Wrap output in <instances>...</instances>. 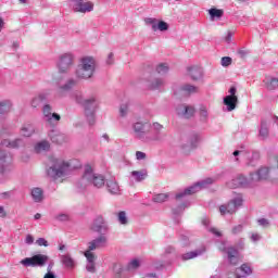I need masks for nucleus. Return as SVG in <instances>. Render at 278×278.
<instances>
[{
    "label": "nucleus",
    "mask_w": 278,
    "mask_h": 278,
    "mask_svg": "<svg viewBox=\"0 0 278 278\" xmlns=\"http://www.w3.org/2000/svg\"><path fill=\"white\" fill-rule=\"evenodd\" d=\"M76 160H70L66 161L64 159H58L52 157L50 160V167L47 169V175L51 179H60L62 177H66V175H70L72 170H75L77 168V165H75Z\"/></svg>",
    "instance_id": "nucleus-1"
},
{
    "label": "nucleus",
    "mask_w": 278,
    "mask_h": 278,
    "mask_svg": "<svg viewBox=\"0 0 278 278\" xmlns=\"http://www.w3.org/2000/svg\"><path fill=\"white\" fill-rule=\"evenodd\" d=\"M76 103L83 105L85 110V116L89 123V125H94L97 110H99V101L96 97H91L88 99H84V94L81 92L74 93Z\"/></svg>",
    "instance_id": "nucleus-2"
},
{
    "label": "nucleus",
    "mask_w": 278,
    "mask_h": 278,
    "mask_svg": "<svg viewBox=\"0 0 278 278\" xmlns=\"http://www.w3.org/2000/svg\"><path fill=\"white\" fill-rule=\"evenodd\" d=\"M97 68V59L92 55H85L79 59V64L76 70L78 79H90L94 75Z\"/></svg>",
    "instance_id": "nucleus-3"
},
{
    "label": "nucleus",
    "mask_w": 278,
    "mask_h": 278,
    "mask_svg": "<svg viewBox=\"0 0 278 278\" xmlns=\"http://www.w3.org/2000/svg\"><path fill=\"white\" fill-rule=\"evenodd\" d=\"M81 186H94V188H103L105 186V177L101 174H96L92 166H85L84 175L80 179Z\"/></svg>",
    "instance_id": "nucleus-4"
},
{
    "label": "nucleus",
    "mask_w": 278,
    "mask_h": 278,
    "mask_svg": "<svg viewBox=\"0 0 278 278\" xmlns=\"http://www.w3.org/2000/svg\"><path fill=\"white\" fill-rule=\"evenodd\" d=\"M214 184L213 178H205L203 180H200L192 186L188 187L184 191H180L176 194L177 201H180V199H184V197H190V194H197V192H201V190H205V188H210Z\"/></svg>",
    "instance_id": "nucleus-5"
},
{
    "label": "nucleus",
    "mask_w": 278,
    "mask_h": 278,
    "mask_svg": "<svg viewBox=\"0 0 278 278\" xmlns=\"http://www.w3.org/2000/svg\"><path fill=\"white\" fill-rule=\"evenodd\" d=\"M73 62H75V54H73V52L60 54L58 59L59 73H68L71 66H73Z\"/></svg>",
    "instance_id": "nucleus-6"
},
{
    "label": "nucleus",
    "mask_w": 278,
    "mask_h": 278,
    "mask_svg": "<svg viewBox=\"0 0 278 278\" xmlns=\"http://www.w3.org/2000/svg\"><path fill=\"white\" fill-rule=\"evenodd\" d=\"M48 262H49V256L45 254H36L33 257H26L22 260L21 264L26 267L31 266L33 268H36V267L42 268V266H45Z\"/></svg>",
    "instance_id": "nucleus-7"
},
{
    "label": "nucleus",
    "mask_w": 278,
    "mask_h": 278,
    "mask_svg": "<svg viewBox=\"0 0 278 278\" xmlns=\"http://www.w3.org/2000/svg\"><path fill=\"white\" fill-rule=\"evenodd\" d=\"M74 12L88 14L94 11V2L88 0H70Z\"/></svg>",
    "instance_id": "nucleus-8"
},
{
    "label": "nucleus",
    "mask_w": 278,
    "mask_h": 278,
    "mask_svg": "<svg viewBox=\"0 0 278 278\" xmlns=\"http://www.w3.org/2000/svg\"><path fill=\"white\" fill-rule=\"evenodd\" d=\"M242 195L239 194L238 198L232 199L228 204H223L219 206V212L222 216L225 214H236L238 212V207H242Z\"/></svg>",
    "instance_id": "nucleus-9"
},
{
    "label": "nucleus",
    "mask_w": 278,
    "mask_h": 278,
    "mask_svg": "<svg viewBox=\"0 0 278 278\" xmlns=\"http://www.w3.org/2000/svg\"><path fill=\"white\" fill-rule=\"evenodd\" d=\"M146 123L144 122H135L131 124V129L135 138L137 140H141V142H151V138L147 136L146 130Z\"/></svg>",
    "instance_id": "nucleus-10"
},
{
    "label": "nucleus",
    "mask_w": 278,
    "mask_h": 278,
    "mask_svg": "<svg viewBox=\"0 0 278 278\" xmlns=\"http://www.w3.org/2000/svg\"><path fill=\"white\" fill-rule=\"evenodd\" d=\"M105 247H108V237L105 235H100L87 243V250L85 253H93L92 251H97L98 249H105Z\"/></svg>",
    "instance_id": "nucleus-11"
},
{
    "label": "nucleus",
    "mask_w": 278,
    "mask_h": 278,
    "mask_svg": "<svg viewBox=\"0 0 278 278\" xmlns=\"http://www.w3.org/2000/svg\"><path fill=\"white\" fill-rule=\"evenodd\" d=\"M144 23L148 27H151L152 31H168V23L162 20L146 17Z\"/></svg>",
    "instance_id": "nucleus-12"
},
{
    "label": "nucleus",
    "mask_w": 278,
    "mask_h": 278,
    "mask_svg": "<svg viewBox=\"0 0 278 278\" xmlns=\"http://www.w3.org/2000/svg\"><path fill=\"white\" fill-rule=\"evenodd\" d=\"M53 109L49 104H45L42 109V114L46 123L49 125H55V123H59L61 121V116L58 113H52Z\"/></svg>",
    "instance_id": "nucleus-13"
},
{
    "label": "nucleus",
    "mask_w": 278,
    "mask_h": 278,
    "mask_svg": "<svg viewBox=\"0 0 278 278\" xmlns=\"http://www.w3.org/2000/svg\"><path fill=\"white\" fill-rule=\"evenodd\" d=\"M219 251H224V253H227L228 255V262L232 266H236L239 262L238 257V250L236 248H227L225 247V243H220Z\"/></svg>",
    "instance_id": "nucleus-14"
},
{
    "label": "nucleus",
    "mask_w": 278,
    "mask_h": 278,
    "mask_svg": "<svg viewBox=\"0 0 278 278\" xmlns=\"http://www.w3.org/2000/svg\"><path fill=\"white\" fill-rule=\"evenodd\" d=\"M77 86V80L74 78L67 79V81L64 85H61L56 90V97L60 99L66 97V92H71L72 88H75Z\"/></svg>",
    "instance_id": "nucleus-15"
},
{
    "label": "nucleus",
    "mask_w": 278,
    "mask_h": 278,
    "mask_svg": "<svg viewBox=\"0 0 278 278\" xmlns=\"http://www.w3.org/2000/svg\"><path fill=\"white\" fill-rule=\"evenodd\" d=\"M253 181L251 179V174L250 178H245L243 175H239L237 178H233L230 182H228V188H244L249 186Z\"/></svg>",
    "instance_id": "nucleus-16"
},
{
    "label": "nucleus",
    "mask_w": 278,
    "mask_h": 278,
    "mask_svg": "<svg viewBox=\"0 0 278 278\" xmlns=\"http://www.w3.org/2000/svg\"><path fill=\"white\" fill-rule=\"evenodd\" d=\"M178 116H182V118H192L194 116V106L181 104L176 109Z\"/></svg>",
    "instance_id": "nucleus-17"
},
{
    "label": "nucleus",
    "mask_w": 278,
    "mask_h": 278,
    "mask_svg": "<svg viewBox=\"0 0 278 278\" xmlns=\"http://www.w3.org/2000/svg\"><path fill=\"white\" fill-rule=\"evenodd\" d=\"M270 169L268 167H261L256 173L251 174V180L263 181L264 179H268Z\"/></svg>",
    "instance_id": "nucleus-18"
},
{
    "label": "nucleus",
    "mask_w": 278,
    "mask_h": 278,
    "mask_svg": "<svg viewBox=\"0 0 278 278\" xmlns=\"http://www.w3.org/2000/svg\"><path fill=\"white\" fill-rule=\"evenodd\" d=\"M199 142H201V135H191L188 143L186 146H182V151H192V149H197V147H199Z\"/></svg>",
    "instance_id": "nucleus-19"
},
{
    "label": "nucleus",
    "mask_w": 278,
    "mask_h": 278,
    "mask_svg": "<svg viewBox=\"0 0 278 278\" xmlns=\"http://www.w3.org/2000/svg\"><path fill=\"white\" fill-rule=\"evenodd\" d=\"M84 255L87 260L86 270L88 273H97V266L94 263L97 260V256L94 255V253L84 252Z\"/></svg>",
    "instance_id": "nucleus-20"
},
{
    "label": "nucleus",
    "mask_w": 278,
    "mask_h": 278,
    "mask_svg": "<svg viewBox=\"0 0 278 278\" xmlns=\"http://www.w3.org/2000/svg\"><path fill=\"white\" fill-rule=\"evenodd\" d=\"M60 261L64 268H67V270H73L77 264L75 258H73L70 253L60 255Z\"/></svg>",
    "instance_id": "nucleus-21"
},
{
    "label": "nucleus",
    "mask_w": 278,
    "mask_h": 278,
    "mask_svg": "<svg viewBox=\"0 0 278 278\" xmlns=\"http://www.w3.org/2000/svg\"><path fill=\"white\" fill-rule=\"evenodd\" d=\"M188 75L193 81H199V79H203V68L199 66L188 67Z\"/></svg>",
    "instance_id": "nucleus-22"
},
{
    "label": "nucleus",
    "mask_w": 278,
    "mask_h": 278,
    "mask_svg": "<svg viewBox=\"0 0 278 278\" xmlns=\"http://www.w3.org/2000/svg\"><path fill=\"white\" fill-rule=\"evenodd\" d=\"M204 253H205V248H202L200 250H194V251H191V252H186V253L180 255V260L182 262H188V260H194L195 257H199Z\"/></svg>",
    "instance_id": "nucleus-23"
},
{
    "label": "nucleus",
    "mask_w": 278,
    "mask_h": 278,
    "mask_svg": "<svg viewBox=\"0 0 278 278\" xmlns=\"http://www.w3.org/2000/svg\"><path fill=\"white\" fill-rule=\"evenodd\" d=\"M30 197L35 203H42L45 200V191L40 187H35L30 190Z\"/></svg>",
    "instance_id": "nucleus-24"
},
{
    "label": "nucleus",
    "mask_w": 278,
    "mask_h": 278,
    "mask_svg": "<svg viewBox=\"0 0 278 278\" xmlns=\"http://www.w3.org/2000/svg\"><path fill=\"white\" fill-rule=\"evenodd\" d=\"M224 105H226L227 112H233L238 105V97L226 96L224 98Z\"/></svg>",
    "instance_id": "nucleus-25"
},
{
    "label": "nucleus",
    "mask_w": 278,
    "mask_h": 278,
    "mask_svg": "<svg viewBox=\"0 0 278 278\" xmlns=\"http://www.w3.org/2000/svg\"><path fill=\"white\" fill-rule=\"evenodd\" d=\"M50 139L54 144H64L65 142H68V137L58 131H52L50 134Z\"/></svg>",
    "instance_id": "nucleus-26"
},
{
    "label": "nucleus",
    "mask_w": 278,
    "mask_h": 278,
    "mask_svg": "<svg viewBox=\"0 0 278 278\" xmlns=\"http://www.w3.org/2000/svg\"><path fill=\"white\" fill-rule=\"evenodd\" d=\"M48 97H49V93L40 92L38 96L33 98V100L30 102L31 108H38L39 105H42V103H45V101H47Z\"/></svg>",
    "instance_id": "nucleus-27"
},
{
    "label": "nucleus",
    "mask_w": 278,
    "mask_h": 278,
    "mask_svg": "<svg viewBox=\"0 0 278 278\" xmlns=\"http://www.w3.org/2000/svg\"><path fill=\"white\" fill-rule=\"evenodd\" d=\"M166 85L163 78H153L149 81L148 88L150 90H162V88Z\"/></svg>",
    "instance_id": "nucleus-28"
},
{
    "label": "nucleus",
    "mask_w": 278,
    "mask_h": 278,
    "mask_svg": "<svg viewBox=\"0 0 278 278\" xmlns=\"http://www.w3.org/2000/svg\"><path fill=\"white\" fill-rule=\"evenodd\" d=\"M147 176L148 174L146 169L132 170L130 173L131 180L137 182L144 181V179H147Z\"/></svg>",
    "instance_id": "nucleus-29"
},
{
    "label": "nucleus",
    "mask_w": 278,
    "mask_h": 278,
    "mask_svg": "<svg viewBox=\"0 0 278 278\" xmlns=\"http://www.w3.org/2000/svg\"><path fill=\"white\" fill-rule=\"evenodd\" d=\"M106 188L111 194H121V187L118 186V182H116V180L114 179H110L106 181Z\"/></svg>",
    "instance_id": "nucleus-30"
},
{
    "label": "nucleus",
    "mask_w": 278,
    "mask_h": 278,
    "mask_svg": "<svg viewBox=\"0 0 278 278\" xmlns=\"http://www.w3.org/2000/svg\"><path fill=\"white\" fill-rule=\"evenodd\" d=\"M270 127V121L262 119L260 128V137L264 139L268 138V131Z\"/></svg>",
    "instance_id": "nucleus-31"
},
{
    "label": "nucleus",
    "mask_w": 278,
    "mask_h": 278,
    "mask_svg": "<svg viewBox=\"0 0 278 278\" xmlns=\"http://www.w3.org/2000/svg\"><path fill=\"white\" fill-rule=\"evenodd\" d=\"M2 147H9V149H18V147H25V141L21 138H17L13 141L4 140Z\"/></svg>",
    "instance_id": "nucleus-32"
},
{
    "label": "nucleus",
    "mask_w": 278,
    "mask_h": 278,
    "mask_svg": "<svg viewBox=\"0 0 278 278\" xmlns=\"http://www.w3.org/2000/svg\"><path fill=\"white\" fill-rule=\"evenodd\" d=\"M51 149V143L47 140H41L35 144L36 153H45Z\"/></svg>",
    "instance_id": "nucleus-33"
},
{
    "label": "nucleus",
    "mask_w": 278,
    "mask_h": 278,
    "mask_svg": "<svg viewBox=\"0 0 278 278\" xmlns=\"http://www.w3.org/2000/svg\"><path fill=\"white\" fill-rule=\"evenodd\" d=\"M35 131H36V128H34L33 124H25L21 128V134H22V136H24V138H29V137L34 136Z\"/></svg>",
    "instance_id": "nucleus-34"
},
{
    "label": "nucleus",
    "mask_w": 278,
    "mask_h": 278,
    "mask_svg": "<svg viewBox=\"0 0 278 278\" xmlns=\"http://www.w3.org/2000/svg\"><path fill=\"white\" fill-rule=\"evenodd\" d=\"M202 225L204 227H206V229L213 233V236H216V238H220V236H223V233L220 231H218V229L214 228V227H210V218L204 217L202 218Z\"/></svg>",
    "instance_id": "nucleus-35"
},
{
    "label": "nucleus",
    "mask_w": 278,
    "mask_h": 278,
    "mask_svg": "<svg viewBox=\"0 0 278 278\" xmlns=\"http://www.w3.org/2000/svg\"><path fill=\"white\" fill-rule=\"evenodd\" d=\"M9 157L10 156L8 155V153L0 149V177L5 172V163L8 162Z\"/></svg>",
    "instance_id": "nucleus-36"
},
{
    "label": "nucleus",
    "mask_w": 278,
    "mask_h": 278,
    "mask_svg": "<svg viewBox=\"0 0 278 278\" xmlns=\"http://www.w3.org/2000/svg\"><path fill=\"white\" fill-rule=\"evenodd\" d=\"M180 90L184 94H197V92H199V87L193 85H184L180 87Z\"/></svg>",
    "instance_id": "nucleus-37"
},
{
    "label": "nucleus",
    "mask_w": 278,
    "mask_h": 278,
    "mask_svg": "<svg viewBox=\"0 0 278 278\" xmlns=\"http://www.w3.org/2000/svg\"><path fill=\"white\" fill-rule=\"evenodd\" d=\"M12 110V101L10 100H2L0 101V115L8 114Z\"/></svg>",
    "instance_id": "nucleus-38"
},
{
    "label": "nucleus",
    "mask_w": 278,
    "mask_h": 278,
    "mask_svg": "<svg viewBox=\"0 0 278 278\" xmlns=\"http://www.w3.org/2000/svg\"><path fill=\"white\" fill-rule=\"evenodd\" d=\"M199 114H200V121L202 123H207V118L210 117V113L207 112V108L206 106H201Z\"/></svg>",
    "instance_id": "nucleus-39"
},
{
    "label": "nucleus",
    "mask_w": 278,
    "mask_h": 278,
    "mask_svg": "<svg viewBox=\"0 0 278 278\" xmlns=\"http://www.w3.org/2000/svg\"><path fill=\"white\" fill-rule=\"evenodd\" d=\"M155 72H156L159 75H166V73H168V64H166V63H160L159 65H156Z\"/></svg>",
    "instance_id": "nucleus-40"
},
{
    "label": "nucleus",
    "mask_w": 278,
    "mask_h": 278,
    "mask_svg": "<svg viewBox=\"0 0 278 278\" xmlns=\"http://www.w3.org/2000/svg\"><path fill=\"white\" fill-rule=\"evenodd\" d=\"M208 14L212 21H214V18H220L223 16V10L213 8L208 10Z\"/></svg>",
    "instance_id": "nucleus-41"
},
{
    "label": "nucleus",
    "mask_w": 278,
    "mask_h": 278,
    "mask_svg": "<svg viewBox=\"0 0 278 278\" xmlns=\"http://www.w3.org/2000/svg\"><path fill=\"white\" fill-rule=\"evenodd\" d=\"M108 225H101L97 224V222H93V225L91 226V230L96 231V233H101L102 231H106Z\"/></svg>",
    "instance_id": "nucleus-42"
},
{
    "label": "nucleus",
    "mask_w": 278,
    "mask_h": 278,
    "mask_svg": "<svg viewBox=\"0 0 278 278\" xmlns=\"http://www.w3.org/2000/svg\"><path fill=\"white\" fill-rule=\"evenodd\" d=\"M168 200V194L166 193H159V194H155L152 199V201L154 203H164L165 201Z\"/></svg>",
    "instance_id": "nucleus-43"
},
{
    "label": "nucleus",
    "mask_w": 278,
    "mask_h": 278,
    "mask_svg": "<svg viewBox=\"0 0 278 278\" xmlns=\"http://www.w3.org/2000/svg\"><path fill=\"white\" fill-rule=\"evenodd\" d=\"M174 253H175V248L169 245L165 249V252H164L165 264H170V258H168V255H174Z\"/></svg>",
    "instance_id": "nucleus-44"
},
{
    "label": "nucleus",
    "mask_w": 278,
    "mask_h": 278,
    "mask_svg": "<svg viewBox=\"0 0 278 278\" xmlns=\"http://www.w3.org/2000/svg\"><path fill=\"white\" fill-rule=\"evenodd\" d=\"M117 220H118L119 225H127V223L129 222L127 219V213H125L124 211H121L117 214Z\"/></svg>",
    "instance_id": "nucleus-45"
},
{
    "label": "nucleus",
    "mask_w": 278,
    "mask_h": 278,
    "mask_svg": "<svg viewBox=\"0 0 278 278\" xmlns=\"http://www.w3.org/2000/svg\"><path fill=\"white\" fill-rule=\"evenodd\" d=\"M128 270H136L140 268V261L138 258H134L128 263Z\"/></svg>",
    "instance_id": "nucleus-46"
},
{
    "label": "nucleus",
    "mask_w": 278,
    "mask_h": 278,
    "mask_svg": "<svg viewBox=\"0 0 278 278\" xmlns=\"http://www.w3.org/2000/svg\"><path fill=\"white\" fill-rule=\"evenodd\" d=\"M233 60L231 59V56H224L220 60V64L224 68H227V66H231Z\"/></svg>",
    "instance_id": "nucleus-47"
},
{
    "label": "nucleus",
    "mask_w": 278,
    "mask_h": 278,
    "mask_svg": "<svg viewBox=\"0 0 278 278\" xmlns=\"http://www.w3.org/2000/svg\"><path fill=\"white\" fill-rule=\"evenodd\" d=\"M128 112H129V104H122L119 108V116L125 118V116H127Z\"/></svg>",
    "instance_id": "nucleus-48"
},
{
    "label": "nucleus",
    "mask_w": 278,
    "mask_h": 278,
    "mask_svg": "<svg viewBox=\"0 0 278 278\" xmlns=\"http://www.w3.org/2000/svg\"><path fill=\"white\" fill-rule=\"evenodd\" d=\"M257 224L260 225V227H264L265 229L270 227V220H268L267 218L257 219Z\"/></svg>",
    "instance_id": "nucleus-49"
},
{
    "label": "nucleus",
    "mask_w": 278,
    "mask_h": 278,
    "mask_svg": "<svg viewBox=\"0 0 278 278\" xmlns=\"http://www.w3.org/2000/svg\"><path fill=\"white\" fill-rule=\"evenodd\" d=\"M186 207H188L187 203H182L179 206H177V208H173V213L174 214H181V212H184L186 210Z\"/></svg>",
    "instance_id": "nucleus-50"
},
{
    "label": "nucleus",
    "mask_w": 278,
    "mask_h": 278,
    "mask_svg": "<svg viewBox=\"0 0 278 278\" xmlns=\"http://www.w3.org/2000/svg\"><path fill=\"white\" fill-rule=\"evenodd\" d=\"M36 244H38V247H49V241L45 238H39L37 239Z\"/></svg>",
    "instance_id": "nucleus-51"
},
{
    "label": "nucleus",
    "mask_w": 278,
    "mask_h": 278,
    "mask_svg": "<svg viewBox=\"0 0 278 278\" xmlns=\"http://www.w3.org/2000/svg\"><path fill=\"white\" fill-rule=\"evenodd\" d=\"M55 219L60 223H66V220H68V216L66 214H59L55 216Z\"/></svg>",
    "instance_id": "nucleus-52"
},
{
    "label": "nucleus",
    "mask_w": 278,
    "mask_h": 278,
    "mask_svg": "<svg viewBox=\"0 0 278 278\" xmlns=\"http://www.w3.org/2000/svg\"><path fill=\"white\" fill-rule=\"evenodd\" d=\"M244 227L242 226V225H237V226H235L233 228H232V233L235 235V236H237V233H242V229H243Z\"/></svg>",
    "instance_id": "nucleus-53"
},
{
    "label": "nucleus",
    "mask_w": 278,
    "mask_h": 278,
    "mask_svg": "<svg viewBox=\"0 0 278 278\" xmlns=\"http://www.w3.org/2000/svg\"><path fill=\"white\" fill-rule=\"evenodd\" d=\"M106 64L109 66H112V64H114V53L113 52L109 53L108 59H106Z\"/></svg>",
    "instance_id": "nucleus-54"
},
{
    "label": "nucleus",
    "mask_w": 278,
    "mask_h": 278,
    "mask_svg": "<svg viewBox=\"0 0 278 278\" xmlns=\"http://www.w3.org/2000/svg\"><path fill=\"white\" fill-rule=\"evenodd\" d=\"M152 127H153L154 131H162L164 129V126L157 122L153 123Z\"/></svg>",
    "instance_id": "nucleus-55"
},
{
    "label": "nucleus",
    "mask_w": 278,
    "mask_h": 278,
    "mask_svg": "<svg viewBox=\"0 0 278 278\" xmlns=\"http://www.w3.org/2000/svg\"><path fill=\"white\" fill-rule=\"evenodd\" d=\"M147 159V153L142 151H137L136 152V160H146Z\"/></svg>",
    "instance_id": "nucleus-56"
},
{
    "label": "nucleus",
    "mask_w": 278,
    "mask_h": 278,
    "mask_svg": "<svg viewBox=\"0 0 278 278\" xmlns=\"http://www.w3.org/2000/svg\"><path fill=\"white\" fill-rule=\"evenodd\" d=\"M94 223H97V225H108L105 223V218H103V216H98L96 219H94Z\"/></svg>",
    "instance_id": "nucleus-57"
},
{
    "label": "nucleus",
    "mask_w": 278,
    "mask_h": 278,
    "mask_svg": "<svg viewBox=\"0 0 278 278\" xmlns=\"http://www.w3.org/2000/svg\"><path fill=\"white\" fill-rule=\"evenodd\" d=\"M251 240L252 242H260V240H262V236H260V233H252Z\"/></svg>",
    "instance_id": "nucleus-58"
},
{
    "label": "nucleus",
    "mask_w": 278,
    "mask_h": 278,
    "mask_svg": "<svg viewBox=\"0 0 278 278\" xmlns=\"http://www.w3.org/2000/svg\"><path fill=\"white\" fill-rule=\"evenodd\" d=\"M25 242L26 244H34V237L31 235H27Z\"/></svg>",
    "instance_id": "nucleus-59"
},
{
    "label": "nucleus",
    "mask_w": 278,
    "mask_h": 278,
    "mask_svg": "<svg viewBox=\"0 0 278 278\" xmlns=\"http://www.w3.org/2000/svg\"><path fill=\"white\" fill-rule=\"evenodd\" d=\"M231 38H233V33L228 31L225 37V41L229 43V42H231Z\"/></svg>",
    "instance_id": "nucleus-60"
},
{
    "label": "nucleus",
    "mask_w": 278,
    "mask_h": 278,
    "mask_svg": "<svg viewBox=\"0 0 278 278\" xmlns=\"http://www.w3.org/2000/svg\"><path fill=\"white\" fill-rule=\"evenodd\" d=\"M236 92H238V89H236V87H231V88L229 89V94H228V97H238V96H236Z\"/></svg>",
    "instance_id": "nucleus-61"
},
{
    "label": "nucleus",
    "mask_w": 278,
    "mask_h": 278,
    "mask_svg": "<svg viewBox=\"0 0 278 278\" xmlns=\"http://www.w3.org/2000/svg\"><path fill=\"white\" fill-rule=\"evenodd\" d=\"M8 216V213L5 212V207L0 206V218H5Z\"/></svg>",
    "instance_id": "nucleus-62"
},
{
    "label": "nucleus",
    "mask_w": 278,
    "mask_h": 278,
    "mask_svg": "<svg viewBox=\"0 0 278 278\" xmlns=\"http://www.w3.org/2000/svg\"><path fill=\"white\" fill-rule=\"evenodd\" d=\"M43 278H58L55 274L51 270L47 271V274L43 276Z\"/></svg>",
    "instance_id": "nucleus-63"
},
{
    "label": "nucleus",
    "mask_w": 278,
    "mask_h": 278,
    "mask_svg": "<svg viewBox=\"0 0 278 278\" xmlns=\"http://www.w3.org/2000/svg\"><path fill=\"white\" fill-rule=\"evenodd\" d=\"M143 278H157L155 274H147Z\"/></svg>",
    "instance_id": "nucleus-64"
}]
</instances>
